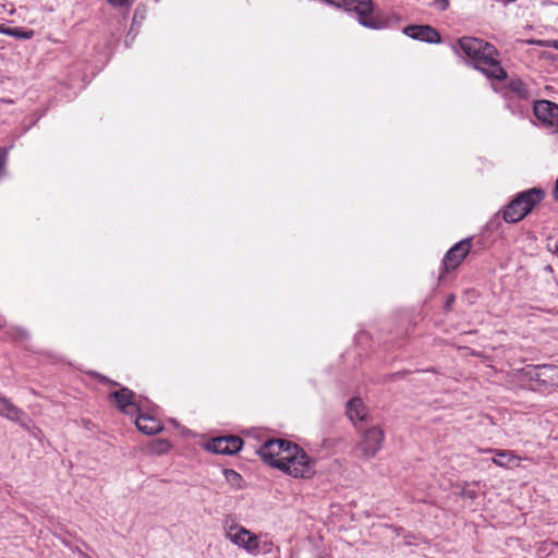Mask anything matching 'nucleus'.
<instances>
[{
    "label": "nucleus",
    "mask_w": 558,
    "mask_h": 558,
    "mask_svg": "<svg viewBox=\"0 0 558 558\" xmlns=\"http://www.w3.org/2000/svg\"><path fill=\"white\" fill-rule=\"evenodd\" d=\"M231 530L233 529L231 527ZM227 537L231 543L243 548L248 554L257 555L259 553L258 537L244 527H240L234 533L232 531L228 532Z\"/></svg>",
    "instance_id": "12"
},
{
    "label": "nucleus",
    "mask_w": 558,
    "mask_h": 558,
    "mask_svg": "<svg viewBox=\"0 0 558 558\" xmlns=\"http://www.w3.org/2000/svg\"><path fill=\"white\" fill-rule=\"evenodd\" d=\"M135 425L145 435H156L162 430V425L158 418L141 412L136 414Z\"/></svg>",
    "instance_id": "15"
},
{
    "label": "nucleus",
    "mask_w": 558,
    "mask_h": 558,
    "mask_svg": "<svg viewBox=\"0 0 558 558\" xmlns=\"http://www.w3.org/2000/svg\"><path fill=\"white\" fill-rule=\"evenodd\" d=\"M108 2L113 7H130L132 4V0H108Z\"/></svg>",
    "instance_id": "26"
},
{
    "label": "nucleus",
    "mask_w": 558,
    "mask_h": 558,
    "mask_svg": "<svg viewBox=\"0 0 558 558\" xmlns=\"http://www.w3.org/2000/svg\"><path fill=\"white\" fill-rule=\"evenodd\" d=\"M284 456L276 469L295 478H310L315 473V461L295 442L287 444Z\"/></svg>",
    "instance_id": "2"
},
{
    "label": "nucleus",
    "mask_w": 558,
    "mask_h": 558,
    "mask_svg": "<svg viewBox=\"0 0 558 558\" xmlns=\"http://www.w3.org/2000/svg\"><path fill=\"white\" fill-rule=\"evenodd\" d=\"M88 374H89L90 376H93V377L97 378V379L99 380V383H101V384H104V385H109V386H120V384H119V383H117V381H114V380H112V379L108 378L107 376L101 375V374H99V373H97V372H94V371H93V372H89Z\"/></svg>",
    "instance_id": "22"
},
{
    "label": "nucleus",
    "mask_w": 558,
    "mask_h": 558,
    "mask_svg": "<svg viewBox=\"0 0 558 558\" xmlns=\"http://www.w3.org/2000/svg\"><path fill=\"white\" fill-rule=\"evenodd\" d=\"M366 408L361 398H352L347 403V415L355 425L356 422H363L366 418Z\"/></svg>",
    "instance_id": "16"
},
{
    "label": "nucleus",
    "mask_w": 558,
    "mask_h": 558,
    "mask_svg": "<svg viewBox=\"0 0 558 558\" xmlns=\"http://www.w3.org/2000/svg\"><path fill=\"white\" fill-rule=\"evenodd\" d=\"M0 415L10 421L19 422L24 412L15 407L10 399L0 395Z\"/></svg>",
    "instance_id": "17"
},
{
    "label": "nucleus",
    "mask_w": 558,
    "mask_h": 558,
    "mask_svg": "<svg viewBox=\"0 0 558 558\" xmlns=\"http://www.w3.org/2000/svg\"><path fill=\"white\" fill-rule=\"evenodd\" d=\"M545 197L541 187H532L518 193L502 210V220L515 223L525 218Z\"/></svg>",
    "instance_id": "4"
},
{
    "label": "nucleus",
    "mask_w": 558,
    "mask_h": 558,
    "mask_svg": "<svg viewBox=\"0 0 558 558\" xmlns=\"http://www.w3.org/2000/svg\"><path fill=\"white\" fill-rule=\"evenodd\" d=\"M501 219L500 218V215L499 213L495 214L486 223L485 228H486V231L487 232H499L501 226H502V222H501Z\"/></svg>",
    "instance_id": "20"
},
{
    "label": "nucleus",
    "mask_w": 558,
    "mask_h": 558,
    "mask_svg": "<svg viewBox=\"0 0 558 558\" xmlns=\"http://www.w3.org/2000/svg\"><path fill=\"white\" fill-rule=\"evenodd\" d=\"M13 27H7L3 24H0V34L8 35L12 37Z\"/></svg>",
    "instance_id": "30"
},
{
    "label": "nucleus",
    "mask_w": 558,
    "mask_h": 558,
    "mask_svg": "<svg viewBox=\"0 0 558 558\" xmlns=\"http://www.w3.org/2000/svg\"><path fill=\"white\" fill-rule=\"evenodd\" d=\"M533 112L542 123L555 126L558 131V105L549 100H537L533 104Z\"/></svg>",
    "instance_id": "13"
},
{
    "label": "nucleus",
    "mask_w": 558,
    "mask_h": 558,
    "mask_svg": "<svg viewBox=\"0 0 558 558\" xmlns=\"http://www.w3.org/2000/svg\"><path fill=\"white\" fill-rule=\"evenodd\" d=\"M553 195L555 199H558V179L556 180V185Z\"/></svg>",
    "instance_id": "34"
},
{
    "label": "nucleus",
    "mask_w": 558,
    "mask_h": 558,
    "mask_svg": "<svg viewBox=\"0 0 558 558\" xmlns=\"http://www.w3.org/2000/svg\"><path fill=\"white\" fill-rule=\"evenodd\" d=\"M506 107L512 114L524 117L532 100L531 90L521 78H511L505 86Z\"/></svg>",
    "instance_id": "6"
},
{
    "label": "nucleus",
    "mask_w": 558,
    "mask_h": 558,
    "mask_svg": "<svg viewBox=\"0 0 558 558\" xmlns=\"http://www.w3.org/2000/svg\"><path fill=\"white\" fill-rule=\"evenodd\" d=\"M160 446H161V448H160L158 451H159V452H166V451H168V450H169V448H170V442H169V441H167V440H161V441H160Z\"/></svg>",
    "instance_id": "32"
},
{
    "label": "nucleus",
    "mask_w": 558,
    "mask_h": 558,
    "mask_svg": "<svg viewBox=\"0 0 558 558\" xmlns=\"http://www.w3.org/2000/svg\"><path fill=\"white\" fill-rule=\"evenodd\" d=\"M456 301V296L453 294H449L447 298H446V301H445V304H444V308L446 311H450L453 303Z\"/></svg>",
    "instance_id": "27"
},
{
    "label": "nucleus",
    "mask_w": 558,
    "mask_h": 558,
    "mask_svg": "<svg viewBox=\"0 0 558 558\" xmlns=\"http://www.w3.org/2000/svg\"><path fill=\"white\" fill-rule=\"evenodd\" d=\"M243 446V440L239 436H221L213 438L206 445L208 451L217 454L231 456L238 453Z\"/></svg>",
    "instance_id": "11"
},
{
    "label": "nucleus",
    "mask_w": 558,
    "mask_h": 558,
    "mask_svg": "<svg viewBox=\"0 0 558 558\" xmlns=\"http://www.w3.org/2000/svg\"><path fill=\"white\" fill-rule=\"evenodd\" d=\"M520 373L531 390L545 392L558 388V366L554 364L526 365Z\"/></svg>",
    "instance_id": "5"
},
{
    "label": "nucleus",
    "mask_w": 558,
    "mask_h": 558,
    "mask_svg": "<svg viewBox=\"0 0 558 558\" xmlns=\"http://www.w3.org/2000/svg\"><path fill=\"white\" fill-rule=\"evenodd\" d=\"M14 332H15L14 337H16L19 339H25L28 337V332L25 329L20 328V327L15 328Z\"/></svg>",
    "instance_id": "28"
},
{
    "label": "nucleus",
    "mask_w": 558,
    "mask_h": 558,
    "mask_svg": "<svg viewBox=\"0 0 558 558\" xmlns=\"http://www.w3.org/2000/svg\"><path fill=\"white\" fill-rule=\"evenodd\" d=\"M460 496L462 498L474 500L477 497V492L475 489L463 487L462 490L460 492Z\"/></svg>",
    "instance_id": "23"
},
{
    "label": "nucleus",
    "mask_w": 558,
    "mask_h": 558,
    "mask_svg": "<svg viewBox=\"0 0 558 558\" xmlns=\"http://www.w3.org/2000/svg\"><path fill=\"white\" fill-rule=\"evenodd\" d=\"M317 558H323V557H317Z\"/></svg>",
    "instance_id": "38"
},
{
    "label": "nucleus",
    "mask_w": 558,
    "mask_h": 558,
    "mask_svg": "<svg viewBox=\"0 0 558 558\" xmlns=\"http://www.w3.org/2000/svg\"><path fill=\"white\" fill-rule=\"evenodd\" d=\"M430 4L439 11H446L449 8V0H433Z\"/></svg>",
    "instance_id": "25"
},
{
    "label": "nucleus",
    "mask_w": 558,
    "mask_h": 558,
    "mask_svg": "<svg viewBox=\"0 0 558 558\" xmlns=\"http://www.w3.org/2000/svg\"><path fill=\"white\" fill-rule=\"evenodd\" d=\"M471 247V238L463 239L451 246L442 258L440 277L446 272L457 269L470 253Z\"/></svg>",
    "instance_id": "7"
},
{
    "label": "nucleus",
    "mask_w": 558,
    "mask_h": 558,
    "mask_svg": "<svg viewBox=\"0 0 558 558\" xmlns=\"http://www.w3.org/2000/svg\"><path fill=\"white\" fill-rule=\"evenodd\" d=\"M108 399L124 414L136 415L141 412V407L135 401V392L126 387L111 391Z\"/></svg>",
    "instance_id": "9"
},
{
    "label": "nucleus",
    "mask_w": 558,
    "mask_h": 558,
    "mask_svg": "<svg viewBox=\"0 0 558 558\" xmlns=\"http://www.w3.org/2000/svg\"><path fill=\"white\" fill-rule=\"evenodd\" d=\"M547 271H553V267L550 265L546 266Z\"/></svg>",
    "instance_id": "36"
},
{
    "label": "nucleus",
    "mask_w": 558,
    "mask_h": 558,
    "mask_svg": "<svg viewBox=\"0 0 558 558\" xmlns=\"http://www.w3.org/2000/svg\"><path fill=\"white\" fill-rule=\"evenodd\" d=\"M13 27H7L3 24H0V34L8 35L12 37Z\"/></svg>",
    "instance_id": "29"
},
{
    "label": "nucleus",
    "mask_w": 558,
    "mask_h": 558,
    "mask_svg": "<svg viewBox=\"0 0 558 558\" xmlns=\"http://www.w3.org/2000/svg\"><path fill=\"white\" fill-rule=\"evenodd\" d=\"M515 460L517 457L511 451L497 450L492 461L498 466L509 468Z\"/></svg>",
    "instance_id": "18"
},
{
    "label": "nucleus",
    "mask_w": 558,
    "mask_h": 558,
    "mask_svg": "<svg viewBox=\"0 0 558 558\" xmlns=\"http://www.w3.org/2000/svg\"><path fill=\"white\" fill-rule=\"evenodd\" d=\"M518 104H519V101H518V100H513V101H512V107H518Z\"/></svg>",
    "instance_id": "35"
},
{
    "label": "nucleus",
    "mask_w": 558,
    "mask_h": 558,
    "mask_svg": "<svg viewBox=\"0 0 558 558\" xmlns=\"http://www.w3.org/2000/svg\"><path fill=\"white\" fill-rule=\"evenodd\" d=\"M555 47L558 49V41L555 44Z\"/></svg>",
    "instance_id": "37"
},
{
    "label": "nucleus",
    "mask_w": 558,
    "mask_h": 558,
    "mask_svg": "<svg viewBox=\"0 0 558 558\" xmlns=\"http://www.w3.org/2000/svg\"><path fill=\"white\" fill-rule=\"evenodd\" d=\"M548 250L554 254L558 256V239L555 241L554 245L548 247Z\"/></svg>",
    "instance_id": "33"
},
{
    "label": "nucleus",
    "mask_w": 558,
    "mask_h": 558,
    "mask_svg": "<svg viewBox=\"0 0 558 558\" xmlns=\"http://www.w3.org/2000/svg\"><path fill=\"white\" fill-rule=\"evenodd\" d=\"M457 46L471 60L473 68L489 80L504 81L507 78L506 70L497 60L498 51L489 43L464 36L457 41Z\"/></svg>",
    "instance_id": "1"
},
{
    "label": "nucleus",
    "mask_w": 558,
    "mask_h": 558,
    "mask_svg": "<svg viewBox=\"0 0 558 558\" xmlns=\"http://www.w3.org/2000/svg\"><path fill=\"white\" fill-rule=\"evenodd\" d=\"M403 34L412 39L428 44H438L441 40L438 31L429 25H408L403 28Z\"/></svg>",
    "instance_id": "14"
},
{
    "label": "nucleus",
    "mask_w": 558,
    "mask_h": 558,
    "mask_svg": "<svg viewBox=\"0 0 558 558\" xmlns=\"http://www.w3.org/2000/svg\"><path fill=\"white\" fill-rule=\"evenodd\" d=\"M144 19V15L140 12V9L137 8L134 12V17H133V24H132V27L134 26V24L137 22V20H143Z\"/></svg>",
    "instance_id": "31"
},
{
    "label": "nucleus",
    "mask_w": 558,
    "mask_h": 558,
    "mask_svg": "<svg viewBox=\"0 0 558 558\" xmlns=\"http://www.w3.org/2000/svg\"><path fill=\"white\" fill-rule=\"evenodd\" d=\"M287 444H292L286 439H270L265 441L257 450L262 460L268 465L276 468L278 461L284 456Z\"/></svg>",
    "instance_id": "10"
},
{
    "label": "nucleus",
    "mask_w": 558,
    "mask_h": 558,
    "mask_svg": "<svg viewBox=\"0 0 558 558\" xmlns=\"http://www.w3.org/2000/svg\"><path fill=\"white\" fill-rule=\"evenodd\" d=\"M7 156H8V148L0 147V178L2 177L3 171H4Z\"/></svg>",
    "instance_id": "24"
},
{
    "label": "nucleus",
    "mask_w": 558,
    "mask_h": 558,
    "mask_svg": "<svg viewBox=\"0 0 558 558\" xmlns=\"http://www.w3.org/2000/svg\"><path fill=\"white\" fill-rule=\"evenodd\" d=\"M223 475L226 481L235 489H243L245 487V482L240 473L232 469H225Z\"/></svg>",
    "instance_id": "19"
},
{
    "label": "nucleus",
    "mask_w": 558,
    "mask_h": 558,
    "mask_svg": "<svg viewBox=\"0 0 558 558\" xmlns=\"http://www.w3.org/2000/svg\"><path fill=\"white\" fill-rule=\"evenodd\" d=\"M35 32L33 29H26L24 27H13L12 37L16 39H32Z\"/></svg>",
    "instance_id": "21"
},
{
    "label": "nucleus",
    "mask_w": 558,
    "mask_h": 558,
    "mask_svg": "<svg viewBox=\"0 0 558 558\" xmlns=\"http://www.w3.org/2000/svg\"><path fill=\"white\" fill-rule=\"evenodd\" d=\"M284 456L276 469L295 478H310L315 473V461L295 442L287 444Z\"/></svg>",
    "instance_id": "3"
},
{
    "label": "nucleus",
    "mask_w": 558,
    "mask_h": 558,
    "mask_svg": "<svg viewBox=\"0 0 558 558\" xmlns=\"http://www.w3.org/2000/svg\"><path fill=\"white\" fill-rule=\"evenodd\" d=\"M384 440V429L380 426H373L363 433L357 448L364 457L373 458L381 449Z\"/></svg>",
    "instance_id": "8"
}]
</instances>
